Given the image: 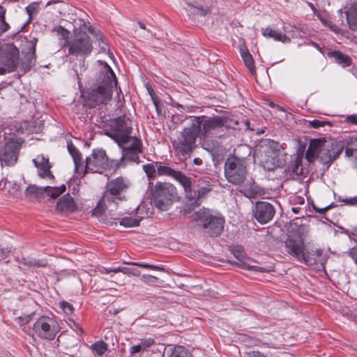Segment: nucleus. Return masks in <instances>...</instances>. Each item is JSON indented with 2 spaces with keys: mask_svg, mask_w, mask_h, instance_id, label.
I'll list each match as a JSON object with an SVG mask.
<instances>
[{
  "mask_svg": "<svg viewBox=\"0 0 357 357\" xmlns=\"http://www.w3.org/2000/svg\"><path fill=\"white\" fill-rule=\"evenodd\" d=\"M116 83L117 80L114 71L105 62L97 84L89 89L84 96L85 105L90 108H93L99 105L106 104L111 100L112 89Z\"/></svg>",
  "mask_w": 357,
  "mask_h": 357,
  "instance_id": "nucleus-1",
  "label": "nucleus"
},
{
  "mask_svg": "<svg viewBox=\"0 0 357 357\" xmlns=\"http://www.w3.org/2000/svg\"><path fill=\"white\" fill-rule=\"evenodd\" d=\"M130 180L123 176H119L109 180L105 185V190L93 211V215H101L106 209L111 213L114 211L119 203L126 200V193L130 188Z\"/></svg>",
  "mask_w": 357,
  "mask_h": 357,
  "instance_id": "nucleus-2",
  "label": "nucleus"
},
{
  "mask_svg": "<svg viewBox=\"0 0 357 357\" xmlns=\"http://www.w3.org/2000/svg\"><path fill=\"white\" fill-rule=\"evenodd\" d=\"M185 121H189L190 127L185 128L183 132V149L182 151L188 153L191 150L197 136L204 137L211 130L224 125V120L220 117H213L205 119L204 117L187 118Z\"/></svg>",
  "mask_w": 357,
  "mask_h": 357,
  "instance_id": "nucleus-3",
  "label": "nucleus"
},
{
  "mask_svg": "<svg viewBox=\"0 0 357 357\" xmlns=\"http://www.w3.org/2000/svg\"><path fill=\"white\" fill-rule=\"evenodd\" d=\"M191 222L204 234L218 236L223 231L225 219L219 213L202 208L192 215Z\"/></svg>",
  "mask_w": 357,
  "mask_h": 357,
  "instance_id": "nucleus-4",
  "label": "nucleus"
},
{
  "mask_svg": "<svg viewBox=\"0 0 357 357\" xmlns=\"http://www.w3.org/2000/svg\"><path fill=\"white\" fill-rule=\"evenodd\" d=\"M279 146L278 143L268 139L260 142L255 152L264 169L272 170L282 165Z\"/></svg>",
  "mask_w": 357,
  "mask_h": 357,
  "instance_id": "nucleus-5",
  "label": "nucleus"
},
{
  "mask_svg": "<svg viewBox=\"0 0 357 357\" xmlns=\"http://www.w3.org/2000/svg\"><path fill=\"white\" fill-rule=\"evenodd\" d=\"M225 176L234 185L243 183L248 175V162L245 157L229 155L225 163Z\"/></svg>",
  "mask_w": 357,
  "mask_h": 357,
  "instance_id": "nucleus-6",
  "label": "nucleus"
},
{
  "mask_svg": "<svg viewBox=\"0 0 357 357\" xmlns=\"http://www.w3.org/2000/svg\"><path fill=\"white\" fill-rule=\"evenodd\" d=\"M180 184L183 187L186 193L180 211L184 215L190 213L196 207L199 206L200 203L198 200L204 198L211 190L210 187L205 186L200 188L197 192H192L191 191L192 180L181 173H180Z\"/></svg>",
  "mask_w": 357,
  "mask_h": 357,
  "instance_id": "nucleus-7",
  "label": "nucleus"
},
{
  "mask_svg": "<svg viewBox=\"0 0 357 357\" xmlns=\"http://www.w3.org/2000/svg\"><path fill=\"white\" fill-rule=\"evenodd\" d=\"M176 195L177 189L173 184L169 182H157L153 192V203L160 211H168Z\"/></svg>",
  "mask_w": 357,
  "mask_h": 357,
  "instance_id": "nucleus-8",
  "label": "nucleus"
},
{
  "mask_svg": "<svg viewBox=\"0 0 357 357\" xmlns=\"http://www.w3.org/2000/svg\"><path fill=\"white\" fill-rule=\"evenodd\" d=\"M132 127L128 125L124 116L112 119L109 128L104 133L117 143L119 146L126 144L134 137L131 136Z\"/></svg>",
  "mask_w": 357,
  "mask_h": 357,
  "instance_id": "nucleus-9",
  "label": "nucleus"
},
{
  "mask_svg": "<svg viewBox=\"0 0 357 357\" xmlns=\"http://www.w3.org/2000/svg\"><path fill=\"white\" fill-rule=\"evenodd\" d=\"M20 63V52L13 43L0 45V75L16 70Z\"/></svg>",
  "mask_w": 357,
  "mask_h": 357,
  "instance_id": "nucleus-10",
  "label": "nucleus"
},
{
  "mask_svg": "<svg viewBox=\"0 0 357 357\" xmlns=\"http://www.w3.org/2000/svg\"><path fill=\"white\" fill-rule=\"evenodd\" d=\"M23 142L21 138L15 137H11L6 142L0 150L1 166L13 167L16 165Z\"/></svg>",
  "mask_w": 357,
  "mask_h": 357,
  "instance_id": "nucleus-11",
  "label": "nucleus"
},
{
  "mask_svg": "<svg viewBox=\"0 0 357 357\" xmlns=\"http://www.w3.org/2000/svg\"><path fill=\"white\" fill-rule=\"evenodd\" d=\"M33 331L40 338L52 340L59 331V326L54 319L42 316L33 324Z\"/></svg>",
  "mask_w": 357,
  "mask_h": 357,
  "instance_id": "nucleus-12",
  "label": "nucleus"
},
{
  "mask_svg": "<svg viewBox=\"0 0 357 357\" xmlns=\"http://www.w3.org/2000/svg\"><path fill=\"white\" fill-rule=\"evenodd\" d=\"M286 252L300 261L311 264L314 258L311 257L306 252V247L301 237L298 236H289L284 242Z\"/></svg>",
  "mask_w": 357,
  "mask_h": 357,
  "instance_id": "nucleus-13",
  "label": "nucleus"
},
{
  "mask_svg": "<svg viewBox=\"0 0 357 357\" xmlns=\"http://www.w3.org/2000/svg\"><path fill=\"white\" fill-rule=\"evenodd\" d=\"M108 157L102 149H93L91 155L86 158L82 176L88 172L102 173L108 167Z\"/></svg>",
  "mask_w": 357,
  "mask_h": 357,
  "instance_id": "nucleus-14",
  "label": "nucleus"
},
{
  "mask_svg": "<svg viewBox=\"0 0 357 357\" xmlns=\"http://www.w3.org/2000/svg\"><path fill=\"white\" fill-rule=\"evenodd\" d=\"M68 46V53L73 56H85L91 54L93 50L91 38L86 33L75 34Z\"/></svg>",
  "mask_w": 357,
  "mask_h": 357,
  "instance_id": "nucleus-15",
  "label": "nucleus"
},
{
  "mask_svg": "<svg viewBox=\"0 0 357 357\" xmlns=\"http://www.w3.org/2000/svg\"><path fill=\"white\" fill-rule=\"evenodd\" d=\"M325 144H329L328 149H323L321 155V162L324 165H329L335 160L342 152L344 144L340 141L326 139Z\"/></svg>",
  "mask_w": 357,
  "mask_h": 357,
  "instance_id": "nucleus-16",
  "label": "nucleus"
},
{
  "mask_svg": "<svg viewBox=\"0 0 357 357\" xmlns=\"http://www.w3.org/2000/svg\"><path fill=\"white\" fill-rule=\"evenodd\" d=\"M234 256L237 259L236 261L233 262V264L238 266V267L248 271H253L257 272H270L273 270V267L271 266H261L257 265L256 261L247 258L244 256V254L241 251L234 252Z\"/></svg>",
  "mask_w": 357,
  "mask_h": 357,
  "instance_id": "nucleus-17",
  "label": "nucleus"
},
{
  "mask_svg": "<svg viewBox=\"0 0 357 357\" xmlns=\"http://www.w3.org/2000/svg\"><path fill=\"white\" fill-rule=\"evenodd\" d=\"M130 141L132 142L130 145L120 146L122 149L121 160H127L138 164L140 162L139 153L142 152V142L136 137Z\"/></svg>",
  "mask_w": 357,
  "mask_h": 357,
  "instance_id": "nucleus-18",
  "label": "nucleus"
},
{
  "mask_svg": "<svg viewBox=\"0 0 357 357\" xmlns=\"http://www.w3.org/2000/svg\"><path fill=\"white\" fill-rule=\"evenodd\" d=\"M275 211L272 204L266 202H258L255 204L254 215L261 224H266L273 218Z\"/></svg>",
  "mask_w": 357,
  "mask_h": 357,
  "instance_id": "nucleus-19",
  "label": "nucleus"
},
{
  "mask_svg": "<svg viewBox=\"0 0 357 357\" xmlns=\"http://www.w3.org/2000/svg\"><path fill=\"white\" fill-rule=\"evenodd\" d=\"M325 138L313 139L310 140L309 146L305 152V158L312 162L318 158L321 160V155L323 149H328L329 144H325Z\"/></svg>",
  "mask_w": 357,
  "mask_h": 357,
  "instance_id": "nucleus-20",
  "label": "nucleus"
},
{
  "mask_svg": "<svg viewBox=\"0 0 357 357\" xmlns=\"http://www.w3.org/2000/svg\"><path fill=\"white\" fill-rule=\"evenodd\" d=\"M33 162L38 169V174L40 178L54 180V176L50 171L52 165L48 158H45L43 155H38L33 159Z\"/></svg>",
  "mask_w": 357,
  "mask_h": 357,
  "instance_id": "nucleus-21",
  "label": "nucleus"
},
{
  "mask_svg": "<svg viewBox=\"0 0 357 357\" xmlns=\"http://www.w3.org/2000/svg\"><path fill=\"white\" fill-rule=\"evenodd\" d=\"M185 2L188 8L185 9L194 15L204 16L208 12V6L204 5L203 0H183Z\"/></svg>",
  "mask_w": 357,
  "mask_h": 357,
  "instance_id": "nucleus-22",
  "label": "nucleus"
},
{
  "mask_svg": "<svg viewBox=\"0 0 357 357\" xmlns=\"http://www.w3.org/2000/svg\"><path fill=\"white\" fill-rule=\"evenodd\" d=\"M261 34L264 37L271 38L276 41L282 42L283 43L290 42V38L285 33H282L280 31L271 27L261 29Z\"/></svg>",
  "mask_w": 357,
  "mask_h": 357,
  "instance_id": "nucleus-23",
  "label": "nucleus"
},
{
  "mask_svg": "<svg viewBox=\"0 0 357 357\" xmlns=\"http://www.w3.org/2000/svg\"><path fill=\"white\" fill-rule=\"evenodd\" d=\"M345 14L349 29L357 31V2L351 3Z\"/></svg>",
  "mask_w": 357,
  "mask_h": 357,
  "instance_id": "nucleus-24",
  "label": "nucleus"
},
{
  "mask_svg": "<svg viewBox=\"0 0 357 357\" xmlns=\"http://www.w3.org/2000/svg\"><path fill=\"white\" fill-rule=\"evenodd\" d=\"M67 148L69 153L72 156L74 164L75 171L77 174H81L79 172V168L82 167V155L76 146L73 144L72 142H68L67 144ZM82 170V168H81Z\"/></svg>",
  "mask_w": 357,
  "mask_h": 357,
  "instance_id": "nucleus-25",
  "label": "nucleus"
},
{
  "mask_svg": "<svg viewBox=\"0 0 357 357\" xmlns=\"http://www.w3.org/2000/svg\"><path fill=\"white\" fill-rule=\"evenodd\" d=\"M59 211H73L75 209V203L69 194L64 195L59 199L56 204Z\"/></svg>",
  "mask_w": 357,
  "mask_h": 357,
  "instance_id": "nucleus-26",
  "label": "nucleus"
},
{
  "mask_svg": "<svg viewBox=\"0 0 357 357\" xmlns=\"http://www.w3.org/2000/svg\"><path fill=\"white\" fill-rule=\"evenodd\" d=\"M48 189V186L38 187L36 185H29L25 189L24 194L27 198H40L43 197L44 193Z\"/></svg>",
  "mask_w": 357,
  "mask_h": 357,
  "instance_id": "nucleus-27",
  "label": "nucleus"
},
{
  "mask_svg": "<svg viewBox=\"0 0 357 357\" xmlns=\"http://www.w3.org/2000/svg\"><path fill=\"white\" fill-rule=\"evenodd\" d=\"M158 166V175L170 177L176 181H178V171L169 167L168 164L160 162Z\"/></svg>",
  "mask_w": 357,
  "mask_h": 357,
  "instance_id": "nucleus-28",
  "label": "nucleus"
},
{
  "mask_svg": "<svg viewBox=\"0 0 357 357\" xmlns=\"http://www.w3.org/2000/svg\"><path fill=\"white\" fill-rule=\"evenodd\" d=\"M241 51V57L245 64V66L248 67V68L250 70L251 73H255V62L253 60V58L250 53L249 52L248 50L245 45H242L240 48Z\"/></svg>",
  "mask_w": 357,
  "mask_h": 357,
  "instance_id": "nucleus-29",
  "label": "nucleus"
},
{
  "mask_svg": "<svg viewBox=\"0 0 357 357\" xmlns=\"http://www.w3.org/2000/svg\"><path fill=\"white\" fill-rule=\"evenodd\" d=\"M340 142L344 144L345 155L347 157L352 156L354 153H357V138L349 137L344 141Z\"/></svg>",
  "mask_w": 357,
  "mask_h": 357,
  "instance_id": "nucleus-30",
  "label": "nucleus"
},
{
  "mask_svg": "<svg viewBox=\"0 0 357 357\" xmlns=\"http://www.w3.org/2000/svg\"><path fill=\"white\" fill-rule=\"evenodd\" d=\"M54 31H55L58 35L61 47H64L68 45L70 43L68 41L70 32L67 29H64L61 26H59L54 29Z\"/></svg>",
  "mask_w": 357,
  "mask_h": 357,
  "instance_id": "nucleus-31",
  "label": "nucleus"
},
{
  "mask_svg": "<svg viewBox=\"0 0 357 357\" xmlns=\"http://www.w3.org/2000/svg\"><path fill=\"white\" fill-rule=\"evenodd\" d=\"M89 31L94 36L98 41V44L100 50L102 52L109 51V46L107 43L105 41L104 36L98 30H96L94 28L90 27Z\"/></svg>",
  "mask_w": 357,
  "mask_h": 357,
  "instance_id": "nucleus-32",
  "label": "nucleus"
},
{
  "mask_svg": "<svg viewBox=\"0 0 357 357\" xmlns=\"http://www.w3.org/2000/svg\"><path fill=\"white\" fill-rule=\"evenodd\" d=\"M158 164H160V162H153L143 165V169L149 181L153 180L155 178L156 172L158 174Z\"/></svg>",
  "mask_w": 357,
  "mask_h": 357,
  "instance_id": "nucleus-33",
  "label": "nucleus"
},
{
  "mask_svg": "<svg viewBox=\"0 0 357 357\" xmlns=\"http://www.w3.org/2000/svg\"><path fill=\"white\" fill-rule=\"evenodd\" d=\"M329 55L333 56L337 63L344 66H348L351 63V59L340 52H331Z\"/></svg>",
  "mask_w": 357,
  "mask_h": 357,
  "instance_id": "nucleus-34",
  "label": "nucleus"
},
{
  "mask_svg": "<svg viewBox=\"0 0 357 357\" xmlns=\"http://www.w3.org/2000/svg\"><path fill=\"white\" fill-rule=\"evenodd\" d=\"M48 187H49V189L47 191H45V192L52 199L57 198L60 195L63 193L66 190V187L65 185H61L59 187H51V186H48Z\"/></svg>",
  "mask_w": 357,
  "mask_h": 357,
  "instance_id": "nucleus-35",
  "label": "nucleus"
},
{
  "mask_svg": "<svg viewBox=\"0 0 357 357\" xmlns=\"http://www.w3.org/2000/svg\"><path fill=\"white\" fill-rule=\"evenodd\" d=\"M6 12V9L0 6V36L10 28L9 24L5 20Z\"/></svg>",
  "mask_w": 357,
  "mask_h": 357,
  "instance_id": "nucleus-36",
  "label": "nucleus"
},
{
  "mask_svg": "<svg viewBox=\"0 0 357 357\" xmlns=\"http://www.w3.org/2000/svg\"><path fill=\"white\" fill-rule=\"evenodd\" d=\"M141 219L135 218L132 217H126L121 219L119 224L120 225L124 226L125 227H132L139 225Z\"/></svg>",
  "mask_w": 357,
  "mask_h": 357,
  "instance_id": "nucleus-37",
  "label": "nucleus"
},
{
  "mask_svg": "<svg viewBox=\"0 0 357 357\" xmlns=\"http://www.w3.org/2000/svg\"><path fill=\"white\" fill-rule=\"evenodd\" d=\"M91 348L98 355L101 356L107 351V344L102 341H98L92 344Z\"/></svg>",
  "mask_w": 357,
  "mask_h": 357,
  "instance_id": "nucleus-38",
  "label": "nucleus"
},
{
  "mask_svg": "<svg viewBox=\"0 0 357 357\" xmlns=\"http://www.w3.org/2000/svg\"><path fill=\"white\" fill-rule=\"evenodd\" d=\"M123 263L125 264L137 266H139V267H142V268H151V269H154V270L162 269L159 266H154V265H150V264H146V263H137V262H130V261H123Z\"/></svg>",
  "mask_w": 357,
  "mask_h": 357,
  "instance_id": "nucleus-39",
  "label": "nucleus"
},
{
  "mask_svg": "<svg viewBox=\"0 0 357 357\" xmlns=\"http://www.w3.org/2000/svg\"><path fill=\"white\" fill-rule=\"evenodd\" d=\"M35 258H31V257H17V261L20 264L28 266V267H33V262H34Z\"/></svg>",
  "mask_w": 357,
  "mask_h": 357,
  "instance_id": "nucleus-40",
  "label": "nucleus"
},
{
  "mask_svg": "<svg viewBox=\"0 0 357 357\" xmlns=\"http://www.w3.org/2000/svg\"><path fill=\"white\" fill-rule=\"evenodd\" d=\"M310 125L314 128H319L320 127H324L326 125H328L329 126H331V122L330 121H321V120H313L309 122Z\"/></svg>",
  "mask_w": 357,
  "mask_h": 357,
  "instance_id": "nucleus-41",
  "label": "nucleus"
},
{
  "mask_svg": "<svg viewBox=\"0 0 357 357\" xmlns=\"http://www.w3.org/2000/svg\"><path fill=\"white\" fill-rule=\"evenodd\" d=\"M60 307L63 309L65 313L68 314H73L74 308L71 304L66 301H62L60 303Z\"/></svg>",
  "mask_w": 357,
  "mask_h": 357,
  "instance_id": "nucleus-42",
  "label": "nucleus"
},
{
  "mask_svg": "<svg viewBox=\"0 0 357 357\" xmlns=\"http://www.w3.org/2000/svg\"><path fill=\"white\" fill-rule=\"evenodd\" d=\"M317 17L324 26L329 27L333 31H337V27L335 25H334L331 22L327 20L321 15H319Z\"/></svg>",
  "mask_w": 357,
  "mask_h": 357,
  "instance_id": "nucleus-43",
  "label": "nucleus"
},
{
  "mask_svg": "<svg viewBox=\"0 0 357 357\" xmlns=\"http://www.w3.org/2000/svg\"><path fill=\"white\" fill-rule=\"evenodd\" d=\"M141 280L148 284H153L157 282L158 278L150 275H143L141 278Z\"/></svg>",
  "mask_w": 357,
  "mask_h": 357,
  "instance_id": "nucleus-44",
  "label": "nucleus"
},
{
  "mask_svg": "<svg viewBox=\"0 0 357 357\" xmlns=\"http://www.w3.org/2000/svg\"><path fill=\"white\" fill-rule=\"evenodd\" d=\"M122 273L124 274L132 275L135 276L140 275V271L139 270L127 267H123Z\"/></svg>",
  "mask_w": 357,
  "mask_h": 357,
  "instance_id": "nucleus-45",
  "label": "nucleus"
},
{
  "mask_svg": "<svg viewBox=\"0 0 357 357\" xmlns=\"http://www.w3.org/2000/svg\"><path fill=\"white\" fill-rule=\"evenodd\" d=\"M306 252L308 255H310V256L311 257L314 258V261L310 264L316 263L317 258L321 255V252L320 250H309L307 248H306Z\"/></svg>",
  "mask_w": 357,
  "mask_h": 357,
  "instance_id": "nucleus-46",
  "label": "nucleus"
},
{
  "mask_svg": "<svg viewBox=\"0 0 357 357\" xmlns=\"http://www.w3.org/2000/svg\"><path fill=\"white\" fill-rule=\"evenodd\" d=\"M154 344V340L152 338H148L145 340H142L140 342L141 347L142 349H146Z\"/></svg>",
  "mask_w": 357,
  "mask_h": 357,
  "instance_id": "nucleus-47",
  "label": "nucleus"
},
{
  "mask_svg": "<svg viewBox=\"0 0 357 357\" xmlns=\"http://www.w3.org/2000/svg\"><path fill=\"white\" fill-rule=\"evenodd\" d=\"M47 264H47V261L46 259H35L33 267H37V268L47 267Z\"/></svg>",
  "mask_w": 357,
  "mask_h": 357,
  "instance_id": "nucleus-48",
  "label": "nucleus"
},
{
  "mask_svg": "<svg viewBox=\"0 0 357 357\" xmlns=\"http://www.w3.org/2000/svg\"><path fill=\"white\" fill-rule=\"evenodd\" d=\"M245 357H267L264 354L260 353L259 351H251L248 352H245L244 354Z\"/></svg>",
  "mask_w": 357,
  "mask_h": 357,
  "instance_id": "nucleus-49",
  "label": "nucleus"
},
{
  "mask_svg": "<svg viewBox=\"0 0 357 357\" xmlns=\"http://www.w3.org/2000/svg\"><path fill=\"white\" fill-rule=\"evenodd\" d=\"M37 41L38 40L36 38H33L32 40L29 41V50L33 55H35Z\"/></svg>",
  "mask_w": 357,
  "mask_h": 357,
  "instance_id": "nucleus-50",
  "label": "nucleus"
},
{
  "mask_svg": "<svg viewBox=\"0 0 357 357\" xmlns=\"http://www.w3.org/2000/svg\"><path fill=\"white\" fill-rule=\"evenodd\" d=\"M180 357H191V353L187 349L180 347Z\"/></svg>",
  "mask_w": 357,
  "mask_h": 357,
  "instance_id": "nucleus-51",
  "label": "nucleus"
},
{
  "mask_svg": "<svg viewBox=\"0 0 357 357\" xmlns=\"http://www.w3.org/2000/svg\"><path fill=\"white\" fill-rule=\"evenodd\" d=\"M142 349V347H141V344H139L137 345H135V346H132L131 348H130V353L132 354H136V353H138Z\"/></svg>",
  "mask_w": 357,
  "mask_h": 357,
  "instance_id": "nucleus-52",
  "label": "nucleus"
},
{
  "mask_svg": "<svg viewBox=\"0 0 357 357\" xmlns=\"http://www.w3.org/2000/svg\"><path fill=\"white\" fill-rule=\"evenodd\" d=\"M347 119L349 122L357 125V115L349 116Z\"/></svg>",
  "mask_w": 357,
  "mask_h": 357,
  "instance_id": "nucleus-53",
  "label": "nucleus"
},
{
  "mask_svg": "<svg viewBox=\"0 0 357 357\" xmlns=\"http://www.w3.org/2000/svg\"><path fill=\"white\" fill-rule=\"evenodd\" d=\"M151 98L152 101H153L154 105L155 106V107H158V104L160 102L158 97L155 93V94H151Z\"/></svg>",
  "mask_w": 357,
  "mask_h": 357,
  "instance_id": "nucleus-54",
  "label": "nucleus"
},
{
  "mask_svg": "<svg viewBox=\"0 0 357 357\" xmlns=\"http://www.w3.org/2000/svg\"><path fill=\"white\" fill-rule=\"evenodd\" d=\"M313 207H314V210L316 211L319 212V213H323L325 211H326L328 208H330V206H327L324 208H317L315 206H313Z\"/></svg>",
  "mask_w": 357,
  "mask_h": 357,
  "instance_id": "nucleus-55",
  "label": "nucleus"
},
{
  "mask_svg": "<svg viewBox=\"0 0 357 357\" xmlns=\"http://www.w3.org/2000/svg\"><path fill=\"white\" fill-rule=\"evenodd\" d=\"M35 7L32 5H29L26 8V10L27 13L29 14V17L31 16L32 12L34 10Z\"/></svg>",
  "mask_w": 357,
  "mask_h": 357,
  "instance_id": "nucleus-56",
  "label": "nucleus"
},
{
  "mask_svg": "<svg viewBox=\"0 0 357 357\" xmlns=\"http://www.w3.org/2000/svg\"><path fill=\"white\" fill-rule=\"evenodd\" d=\"M173 146L174 148V154L175 155H178V143H177L175 140L173 142Z\"/></svg>",
  "mask_w": 357,
  "mask_h": 357,
  "instance_id": "nucleus-57",
  "label": "nucleus"
},
{
  "mask_svg": "<svg viewBox=\"0 0 357 357\" xmlns=\"http://www.w3.org/2000/svg\"><path fill=\"white\" fill-rule=\"evenodd\" d=\"M349 203L351 205H357V196L353 198H351L349 201Z\"/></svg>",
  "mask_w": 357,
  "mask_h": 357,
  "instance_id": "nucleus-58",
  "label": "nucleus"
},
{
  "mask_svg": "<svg viewBox=\"0 0 357 357\" xmlns=\"http://www.w3.org/2000/svg\"><path fill=\"white\" fill-rule=\"evenodd\" d=\"M122 270H123V267H118V268L111 269V273H119V272L122 273Z\"/></svg>",
  "mask_w": 357,
  "mask_h": 357,
  "instance_id": "nucleus-59",
  "label": "nucleus"
},
{
  "mask_svg": "<svg viewBox=\"0 0 357 357\" xmlns=\"http://www.w3.org/2000/svg\"><path fill=\"white\" fill-rule=\"evenodd\" d=\"M122 270H123V267H118V268L111 269V273H119V272L122 273Z\"/></svg>",
  "mask_w": 357,
  "mask_h": 357,
  "instance_id": "nucleus-60",
  "label": "nucleus"
},
{
  "mask_svg": "<svg viewBox=\"0 0 357 357\" xmlns=\"http://www.w3.org/2000/svg\"><path fill=\"white\" fill-rule=\"evenodd\" d=\"M193 162L197 165H200L202 163V160L200 158H195Z\"/></svg>",
  "mask_w": 357,
  "mask_h": 357,
  "instance_id": "nucleus-61",
  "label": "nucleus"
},
{
  "mask_svg": "<svg viewBox=\"0 0 357 357\" xmlns=\"http://www.w3.org/2000/svg\"><path fill=\"white\" fill-rule=\"evenodd\" d=\"M169 357H178V352H177L174 349V351L171 354V355Z\"/></svg>",
  "mask_w": 357,
  "mask_h": 357,
  "instance_id": "nucleus-62",
  "label": "nucleus"
},
{
  "mask_svg": "<svg viewBox=\"0 0 357 357\" xmlns=\"http://www.w3.org/2000/svg\"><path fill=\"white\" fill-rule=\"evenodd\" d=\"M146 89L150 96H151V94H155L154 91L150 86H147Z\"/></svg>",
  "mask_w": 357,
  "mask_h": 357,
  "instance_id": "nucleus-63",
  "label": "nucleus"
},
{
  "mask_svg": "<svg viewBox=\"0 0 357 357\" xmlns=\"http://www.w3.org/2000/svg\"><path fill=\"white\" fill-rule=\"evenodd\" d=\"M102 273H111V269L103 268Z\"/></svg>",
  "mask_w": 357,
  "mask_h": 357,
  "instance_id": "nucleus-64",
  "label": "nucleus"
}]
</instances>
